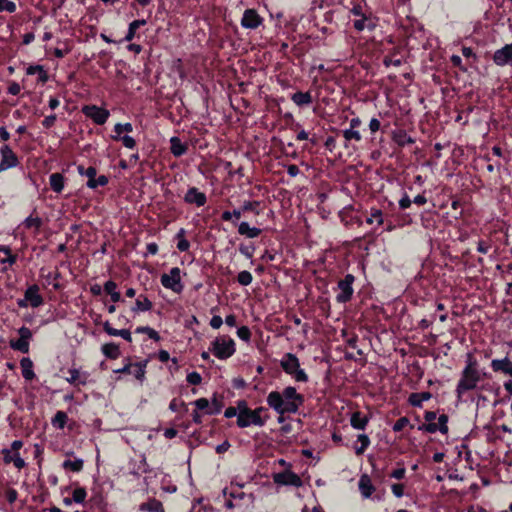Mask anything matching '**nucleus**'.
<instances>
[{
	"label": "nucleus",
	"mask_w": 512,
	"mask_h": 512,
	"mask_svg": "<svg viewBox=\"0 0 512 512\" xmlns=\"http://www.w3.org/2000/svg\"><path fill=\"white\" fill-rule=\"evenodd\" d=\"M180 273L181 271L178 267L172 268L168 274L161 276L162 285L176 293H180L183 289Z\"/></svg>",
	"instance_id": "423d86ee"
},
{
	"label": "nucleus",
	"mask_w": 512,
	"mask_h": 512,
	"mask_svg": "<svg viewBox=\"0 0 512 512\" xmlns=\"http://www.w3.org/2000/svg\"><path fill=\"white\" fill-rule=\"evenodd\" d=\"M10 346L14 350L20 351L22 353H28L29 351V342L19 338L17 340H11Z\"/></svg>",
	"instance_id": "c756f323"
},
{
	"label": "nucleus",
	"mask_w": 512,
	"mask_h": 512,
	"mask_svg": "<svg viewBox=\"0 0 512 512\" xmlns=\"http://www.w3.org/2000/svg\"><path fill=\"white\" fill-rule=\"evenodd\" d=\"M133 130V127L130 123H126V124H116L115 125V128H114V131L116 133V135L114 136V139L118 140L120 139V136L123 132H132Z\"/></svg>",
	"instance_id": "473e14b6"
},
{
	"label": "nucleus",
	"mask_w": 512,
	"mask_h": 512,
	"mask_svg": "<svg viewBox=\"0 0 512 512\" xmlns=\"http://www.w3.org/2000/svg\"><path fill=\"white\" fill-rule=\"evenodd\" d=\"M24 301H28L32 307H38L43 303V298L39 294L37 285H32L26 290Z\"/></svg>",
	"instance_id": "ddd939ff"
},
{
	"label": "nucleus",
	"mask_w": 512,
	"mask_h": 512,
	"mask_svg": "<svg viewBox=\"0 0 512 512\" xmlns=\"http://www.w3.org/2000/svg\"><path fill=\"white\" fill-rule=\"evenodd\" d=\"M408 423L409 420L405 417H402L396 421V423L393 426V429L394 431H401Z\"/></svg>",
	"instance_id": "603ef678"
},
{
	"label": "nucleus",
	"mask_w": 512,
	"mask_h": 512,
	"mask_svg": "<svg viewBox=\"0 0 512 512\" xmlns=\"http://www.w3.org/2000/svg\"><path fill=\"white\" fill-rule=\"evenodd\" d=\"M184 233H185L184 229H181L177 234V238L179 239L177 248L180 251H186V250H188V248L190 246L189 242L183 238Z\"/></svg>",
	"instance_id": "58836bf2"
},
{
	"label": "nucleus",
	"mask_w": 512,
	"mask_h": 512,
	"mask_svg": "<svg viewBox=\"0 0 512 512\" xmlns=\"http://www.w3.org/2000/svg\"><path fill=\"white\" fill-rule=\"evenodd\" d=\"M258 206V202H245L243 207H242V210L243 211H255V209L257 208Z\"/></svg>",
	"instance_id": "69168bd1"
},
{
	"label": "nucleus",
	"mask_w": 512,
	"mask_h": 512,
	"mask_svg": "<svg viewBox=\"0 0 512 512\" xmlns=\"http://www.w3.org/2000/svg\"><path fill=\"white\" fill-rule=\"evenodd\" d=\"M119 140H121L123 142L124 146L127 148L132 149L135 147V144H136L135 140L130 136L126 135V136L120 137Z\"/></svg>",
	"instance_id": "864d4df0"
},
{
	"label": "nucleus",
	"mask_w": 512,
	"mask_h": 512,
	"mask_svg": "<svg viewBox=\"0 0 512 512\" xmlns=\"http://www.w3.org/2000/svg\"><path fill=\"white\" fill-rule=\"evenodd\" d=\"M404 475H405V469L399 468L392 472L391 477H393L395 479H402L404 477Z\"/></svg>",
	"instance_id": "338daca9"
},
{
	"label": "nucleus",
	"mask_w": 512,
	"mask_h": 512,
	"mask_svg": "<svg viewBox=\"0 0 512 512\" xmlns=\"http://www.w3.org/2000/svg\"><path fill=\"white\" fill-rule=\"evenodd\" d=\"M420 429H424L429 433H435L439 430V426L435 422H430L428 424H424L422 427H420Z\"/></svg>",
	"instance_id": "5fc2aeb1"
},
{
	"label": "nucleus",
	"mask_w": 512,
	"mask_h": 512,
	"mask_svg": "<svg viewBox=\"0 0 512 512\" xmlns=\"http://www.w3.org/2000/svg\"><path fill=\"white\" fill-rule=\"evenodd\" d=\"M354 281V277L350 274L346 275L343 280H341L338 284L340 289V293L337 295V301L341 303H345L350 300L353 294L352 283Z\"/></svg>",
	"instance_id": "6e6552de"
},
{
	"label": "nucleus",
	"mask_w": 512,
	"mask_h": 512,
	"mask_svg": "<svg viewBox=\"0 0 512 512\" xmlns=\"http://www.w3.org/2000/svg\"><path fill=\"white\" fill-rule=\"evenodd\" d=\"M281 367L286 373L292 375L298 382H306L308 380L304 370L300 369L298 358L292 353L284 355L281 360Z\"/></svg>",
	"instance_id": "f03ea898"
},
{
	"label": "nucleus",
	"mask_w": 512,
	"mask_h": 512,
	"mask_svg": "<svg viewBox=\"0 0 512 512\" xmlns=\"http://www.w3.org/2000/svg\"><path fill=\"white\" fill-rule=\"evenodd\" d=\"M447 422L448 417L445 414H442L439 416L438 422L436 423L439 426V431L443 434H446L448 432Z\"/></svg>",
	"instance_id": "a18cd8bd"
},
{
	"label": "nucleus",
	"mask_w": 512,
	"mask_h": 512,
	"mask_svg": "<svg viewBox=\"0 0 512 512\" xmlns=\"http://www.w3.org/2000/svg\"><path fill=\"white\" fill-rule=\"evenodd\" d=\"M116 288H117V284L113 281H107L104 285V290L107 294L115 292Z\"/></svg>",
	"instance_id": "6e6d98bb"
},
{
	"label": "nucleus",
	"mask_w": 512,
	"mask_h": 512,
	"mask_svg": "<svg viewBox=\"0 0 512 512\" xmlns=\"http://www.w3.org/2000/svg\"><path fill=\"white\" fill-rule=\"evenodd\" d=\"M491 367L494 371H501L507 375L512 376V362L508 358L494 359L491 362Z\"/></svg>",
	"instance_id": "2eb2a0df"
},
{
	"label": "nucleus",
	"mask_w": 512,
	"mask_h": 512,
	"mask_svg": "<svg viewBox=\"0 0 512 512\" xmlns=\"http://www.w3.org/2000/svg\"><path fill=\"white\" fill-rule=\"evenodd\" d=\"M18 333H19V338L29 342V340L31 339L32 337V332L30 331L29 328L27 327H21L19 330H18Z\"/></svg>",
	"instance_id": "8fccbe9b"
},
{
	"label": "nucleus",
	"mask_w": 512,
	"mask_h": 512,
	"mask_svg": "<svg viewBox=\"0 0 512 512\" xmlns=\"http://www.w3.org/2000/svg\"><path fill=\"white\" fill-rule=\"evenodd\" d=\"M358 440L361 442V446L357 447L355 449V452H356L357 455H361V454L364 453V451L366 450V448L370 444V440H369L368 436L365 435V434H360L358 436Z\"/></svg>",
	"instance_id": "c9c22d12"
},
{
	"label": "nucleus",
	"mask_w": 512,
	"mask_h": 512,
	"mask_svg": "<svg viewBox=\"0 0 512 512\" xmlns=\"http://www.w3.org/2000/svg\"><path fill=\"white\" fill-rule=\"evenodd\" d=\"M55 121H56V116L50 115V116L45 117L42 124L45 128H50L51 126L54 125Z\"/></svg>",
	"instance_id": "052dcab7"
},
{
	"label": "nucleus",
	"mask_w": 512,
	"mask_h": 512,
	"mask_svg": "<svg viewBox=\"0 0 512 512\" xmlns=\"http://www.w3.org/2000/svg\"><path fill=\"white\" fill-rule=\"evenodd\" d=\"M195 405L198 409L203 410L209 407V402L205 398H200L195 401Z\"/></svg>",
	"instance_id": "e2e57ef3"
},
{
	"label": "nucleus",
	"mask_w": 512,
	"mask_h": 512,
	"mask_svg": "<svg viewBox=\"0 0 512 512\" xmlns=\"http://www.w3.org/2000/svg\"><path fill=\"white\" fill-rule=\"evenodd\" d=\"M343 137L345 138L346 141H360L362 139L360 132L356 129L351 128L343 131Z\"/></svg>",
	"instance_id": "f704fd0d"
},
{
	"label": "nucleus",
	"mask_w": 512,
	"mask_h": 512,
	"mask_svg": "<svg viewBox=\"0 0 512 512\" xmlns=\"http://www.w3.org/2000/svg\"><path fill=\"white\" fill-rule=\"evenodd\" d=\"M109 335H111V336H121L122 338H124L125 340H127L129 342H131V340H132L131 333L127 329H122V330L114 329L113 331H109Z\"/></svg>",
	"instance_id": "79ce46f5"
},
{
	"label": "nucleus",
	"mask_w": 512,
	"mask_h": 512,
	"mask_svg": "<svg viewBox=\"0 0 512 512\" xmlns=\"http://www.w3.org/2000/svg\"><path fill=\"white\" fill-rule=\"evenodd\" d=\"M146 21L145 20H135L133 21L130 25H129V31H128V34L126 36V40L127 41H130L132 40V38L134 37V34H135V31H137V29L142 26V25H145Z\"/></svg>",
	"instance_id": "72a5a7b5"
},
{
	"label": "nucleus",
	"mask_w": 512,
	"mask_h": 512,
	"mask_svg": "<svg viewBox=\"0 0 512 512\" xmlns=\"http://www.w3.org/2000/svg\"><path fill=\"white\" fill-rule=\"evenodd\" d=\"M50 186L51 188L60 193L64 187V178L60 173H53L50 175Z\"/></svg>",
	"instance_id": "5701e85b"
},
{
	"label": "nucleus",
	"mask_w": 512,
	"mask_h": 512,
	"mask_svg": "<svg viewBox=\"0 0 512 512\" xmlns=\"http://www.w3.org/2000/svg\"><path fill=\"white\" fill-rule=\"evenodd\" d=\"M22 368L23 377L26 380H32L35 377V374L32 370L33 363L29 358H23L20 362Z\"/></svg>",
	"instance_id": "aec40b11"
},
{
	"label": "nucleus",
	"mask_w": 512,
	"mask_h": 512,
	"mask_svg": "<svg viewBox=\"0 0 512 512\" xmlns=\"http://www.w3.org/2000/svg\"><path fill=\"white\" fill-rule=\"evenodd\" d=\"M431 394L429 392L412 393L409 396V402L413 406H420L423 401L429 400Z\"/></svg>",
	"instance_id": "bb28decb"
},
{
	"label": "nucleus",
	"mask_w": 512,
	"mask_h": 512,
	"mask_svg": "<svg viewBox=\"0 0 512 512\" xmlns=\"http://www.w3.org/2000/svg\"><path fill=\"white\" fill-rule=\"evenodd\" d=\"M392 492L396 497H401L404 492V487L402 484H393L392 485Z\"/></svg>",
	"instance_id": "13d9d810"
},
{
	"label": "nucleus",
	"mask_w": 512,
	"mask_h": 512,
	"mask_svg": "<svg viewBox=\"0 0 512 512\" xmlns=\"http://www.w3.org/2000/svg\"><path fill=\"white\" fill-rule=\"evenodd\" d=\"M67 414L63 411H58L53 420H52V424L55 426V427H58L60 429L64 428L66 422H67Z\"/></svg>",
	"instance_id": "7c9ffc66"
},
{
	"label": "nucleus",
	"mask_w": 512,
	"mask_h": 512,
	"mask_svg": "<svg viewBox=\"0 0 512 512\" xmlns=\"http://www.w3.org/2000/svg\"><path fill=\"white\" fill-rule=\"evenodd\" d=\"M201 375L197 372H192L190 374L187 375V381L190 383V384H193V385H198L201 383Z\"/></svg>",
	"instance_id": "09e8293b"
},
{
	"label": "nucleus",
	"mask_w": 512,
	"mask_h": 512,
	"mask_svg": "<svg viewBox=\"0 0 512 512\" xmlns=\"http://www.w3.org/2000/svg\"><path fill=\"white\" fill-rule=\"evenodd\" d=\"M16 10V5L14 2H11L9 0H0V12L1 11H7V12H14Z\"/></svg>",
	"instance_id": "37998d69"
},
{
	"label": "nucleus",
	"mask_w": 512,
	"mask_h": 512,
	"mask_svg": "<svg viewBox=\"0 0 512 512\" xmlns=\"http://www.w3.org/2000/svg\"><path fill=\"white\" fill-rule=\"evenodd\" d=\"M136 333H145L149 336V338H151L155 341L160 340V336H159L158 332L150 327H138L136 329Z\"/></svg>",
	"instance_id": "4c0bfd02"
},
{
	"label": "nucleus",
	"mask_w": 512,
	"mask_h": 512,
	"mask_svg": "<svg viewBox=\"0 0 512 512\" xmlns=\"http://www.w3.org/2000/svg\"><path fill=\"white\" fill-rule=\"evenodd\" d=\"M237 280H238L239 284H241L243 286H248L251 284L253 277L249 271H241L238 274Z\"/></svg>",
	"instance_id": "e433bc0d"
},
{
	"label": "nucleus",
	"mask_w": 512,
	"mask_h": 512,
	"mask_svg": "<svg viewBox=\"0 0 512 512\" xmlns=\"http://www.w3.org/2000/svg\"><path fill=\"white\" fill-rule=\"evenodd\" d=\"M238 232L239 234L245 235L248 238H255L260 235L261 230L256 227H250L247 222H242L238 227Z\"/></svg>",
	"instance_id": "a211bd4d"
},
{
	"label": "nucleus",
	"mask_w": 512,
	"mask_h": 512,
	"mask_svg": "<svg viewBox=\"0 0 512 512\" xmlns=\"http://www.w3.org/2000/svg\"><path fill=\"white\" fill-rule=\"evenodd\" d=\"M480 381V373L477 369L476 361L471 357L468 359V364L462 372L461 379L457 385V393L460 396L466 391L473 390L477 387Z\"/></svg>",
	"instance_id": "f257e3e1"
},
{
	"label": "nucleus",
	"mask_w": 512,
	"mask_h": 512,
	"mask_svg": "<svg viewBox=\"0 0 512 512\" xmlns=\"http://www.w3.org/2000/svg\"><path fill=\"white\" fill-rule=\"evenodd\" d=\"M379 128H380L379 120L376 118L371 119L370 123H369V129L371 130V132L375 133L379 130Z\"/></svg>",
	"instance_id": "0e129e2a"
},
{
	"label": "nucleus",
	"mask_w": 512,
	"mask_h": 512,
	"mask_svg": "<svg viewBox=\"0 0 512 512\" xmlns=\"http://www.w3.org/2000/svg\"><path fill=\"white\" fill-rule=\"evenodd\" d=\"M267 403L271 408H273L281 415L285 413H295L297 411L296 404L285 401L281 393L277 391L269 393L267 397Z\"/></svg>",
	"instance_id": "20e7f679"
},
{
	"label": "nucleus",
	"mask_w": 512,
	"mask_h": 512,
	"mask_svg": "<svg viewBox=\"0 0 512 512\" xmlns=\"http://www.w3.org/2000/svg\"><path fill=\"white\" fill-rule=\"evenodd\" d=\"M27 74L28 75L38 74V79L42 83H45L48 79L47 73L44 71L43 67L40 65L29 66L27 68Z\"/></svg>",
	"instance_id": "c85d7f7f"
},
{
	"label": "nucleus",
	"mask_w": 512,
	"mask_h": 512,
	"mask_svg": "<svg viewBox=\"0 0 512 512\" xmlns=\"http://www.w3.org/2000/svg\"><path fill=\"white\" fill-rule=\"evenodd\" d=\"M131 373L138 379L143 380L145 375V365L138 363L133 366V371Z\"/></svg>",
	"instance_id": "a19ab883"
},
{
	"label": "nucleus",
	"mask_w": 512,
	"mask_h": 512,
	"mask_svg": "<svg viewBox=\"0 0 512 512\" xmlns=\"http://www.w3.org/2000/svg\"><path fill=\"white\" fill-rule=\"evenodd\" d=\"M351 425L356 429H364L368 423V418L360 412H354L351 416Z\"/></svg>",
	"instance_id": "393cba45"
},
{
	"label": "nucleus",
	"mask_w": 512,
	"mask_h": 512,
	"mask_svg": "<svg viewBox=\"0 0 512 512\" xmlns=\"http://www.w3.org/2000/svg\"><path fill=\"white\" fill-rule=\"evenodd\" d=\"M281 395L283 396L285 401L292 402V403L296 404L297 409L303 403V400H304L303 396L298 394L294 387L285 388Z\"/></svg>",
	"instance_id": "dca6fc26"
},
{
	"label": "nucleus",
	"mask_w": 512,
	"mask_h": 512,
	"mask_svg": "<svg viewBox=\"0 0 512 512\" xmlns=\"http://www.w3.org/2000/svg\"><path fill=\"white\" fill-rule=\"evenodd\" d=\"M63 468L69 469L74 472H79L83 468V460L77 459L75 461L66 460L63 463Z\"/></svg>",
	"instance_id": "2f4dec72"
},
{
	"label": "nucleus",
	"mask_w": 512,
	"mask_h": 512,
	"mask_svg": "<svg viewBox=\"0 0 512 512\" xmlns=\"http://www.w3.org/2000/svg\"><path fill=\"white\" fill-rule=\"evenodd\" d=\"M85 498H86V491L84 488H76L73 491V501H75L77 503H81L85 500Z\"/></svg>",
	"instance_id": "c03bdc74"
},
{
	"label": "nucleus",
	"mask_w": 512,
	"mask_h": 512,
	"mask_svg": "<svg viewBox=\"0 0 512 512\" xmlns=\"http://www.w3.org/2000/svg\"><path fill=\"white\" fill-rule=\"evenodd\" d=\"M69 376L66 378V380L71 384H85L87 380V375L84 373H81L77 369H70L68 371Z\"/></svg>",
	"instance_id": "6ab92c4d"
},
{
	"label": "nucleus",
	"mask_w": 512,
	"mask_h": 512,
	"mask_svg": "<svg viewBox=\"0 0 512 512\" xmlns=\"http://www.w3.org/2000/svg\"><path fill=\"white\" fill-rule=\"evenodd\" d=\"M83 113L93 119V121L99 125H102L106 122L109 117V111L103 108H99L97 106H85L83 108Z\"/></svg>",
	"instance_id": "1a4fd4ad"
},
{
	"label": "nucleus",
	"mask_w": 512,
	"mask_h": 512,
	"mask_svg": "<svg viewBox=\"0 0 512 512\" xmlns=\"http://www.w3.org/2000/svg\"><path fill=\"white\" fill-rule=\"evenodd\" d=\"M399 205L402 209H406L408 207H410L411 205V200L408 196H405L403 197L400 201H399Z\"/></svg>",
	"instance_id": "774afa93"
},
{
	"label": "nucleus",
	"mask_w": 512,
	"mask_h": 512,
	"mask_svg": "<svg viewBox=\"0 0 512 512\" xmlns=\"http://www.w3.org/2000/svg\"><path fill=\"white\" fill-rule=\"evenodd\" d=\"M1 155L0 171L17 165V157L9 146L5 145L1 148Z\"/></svg>",
	"instance_id": "f8f14e48"
},
{
	"label": "nucleus",
	"mask_w": 512,
	"mask_h": 512,
	"mask_svg": "<svg viewBox=\"0 0 512 512\" xmlns=\"http://www.w3.org/2000/svg\"><path fill=\"white\" fill-rule=\"evenodd\" d=\"M359 489L361 494L368 498L374 492L375 488L372 485L371 479L368 475L364 474L360 477L359 480Z\"/></svg>",
	"instance_id": "f3484780"
},
{
	"label": "nucleus",
	"mask_w": 512,
	"mask_h": 512,
	"mask_svg": "<svg viewBox=\"0 0 512 512\" xmlns=\"http://www.w3.org/2000/svg\"><path fill=\"white\" fill-rule=\"evenodd\" d=\"M222 324H223V320L220 316H213L210 321V325L214 329L220 328Z\"/></svg>",
	"instance_id": "4d7b16f0"
},
{
	"label": "nucleus",
	"mask_w": 512,
	"mask_h": 512,
	"mask_svg": "<svg viewBox=\"0 0 512 512\" xmlns=\"http://www.w3.org/2000/svg\"><path fill=\"white\" fill-rule=\"evenodd\" d=\"M85 175L88 177L87 185L89 188H96L95 176L96 169L93 167H88L85 171Z\"/></svg>",
	"instance_id": "ea45409f"
},
{
	"label": "nucleus",
	"mask_w": 512,
	"mask_h": 512,
	"mask_svg": "<svg viewBox=\"0 0 512 512\" xmlns=\"http://www.w3.org/2000/svg\"><path fill=\"white\" fill-rule=\"evenodd\" d=\"M292 100L298 106L309 105L312 102V96L309 92H296L292 95Z\"/></svg>",
	"instance_id": "412c9836"
},
{
	"label": "nucleus",
	"mask_w": 512,
	"mask_h": 512,
	"mask_svg": "<svg viewBox=\"0 0 512 512\" xmlns=\"http://www.w3.org/2000/svg\"><path fill=\"white\" fill-rule=\"evenodd\" d=\"M237 334L242 340L245 341L249 340L251 336L250 330L246 326L240 327L237 331Z\"/></svg>",
	"instance_id": "3c124183"
},
{
	"label": "nucleus",
	"mask_w": 512,
	"mask_h": 512,
	"mask_svg": "<svg viewBox=\"0 0 512 512\" xmlns=\"http://www.w3.org/2000/svg\"><path fill=\"white\" fill-rule=\"evenodd\" d=\"M140 510L148 512H164L162 503L156 499H151L148 502L141 504Z\"/></svg>",
	"instance_id": "4be33fe9"
},
{
	"label": "nucleus",
	"mask_w": 512,
	"mask_h": 512,
	"mask_svg": "<svg viewBox=\"0 0 512 512\" xmlns=\"http://www.w3.org/2000/svg\"><path fill=\"white\" fill-rule=\"evenodd\" d=\"M262 23V18L259 16L256 10L247 9L245 10L241 24L243 27L248 29H256Z\"/></svg>",
	"instance_id": "9b49d317"
},
{
	"label": "nucleus",
	"mask_w": 512,
	"mask_h": 512,
	"mask_svg": "<svg viewBox=\"0 0 512 512\" xmlns=\"http://www.w3.org/2000/svg\"><path fill=\"white\" fill-rule=\"evenodd\" d=\"M8 461H13L14 465L18 468V469H21L24 467L25 465V462L24 460L17 454L15 455L13 458H10Z\"/></svg>",
	"instance_id": "bf43d9fd"
},
{
	"label": "nucleus",
	"mask_w": 512,
	"mask_h": 512,
	"mask_svg": "<svg viewBox=\"0 0 512 512\" xmlns=\"http://www.w3.org/2000/svg\"><path fill=\"white\" fill-rule=\"evenodd\" d=\"M273 481L279 485L300 487L302 485L301 478L292 471H284L273 475Z\"/></svg>",
	"instance_id": "0eeeda50"
},
{
	"label": "nucleus",
	"mask_w": 512,
	"mask_h": 512,
	"mask_svg": "<svg viewBox=\"0 0 512 512\" xmlns=\"http://www.w3.org/2000/svg\"><path fill=\"white\" fill-rule=\"evenodd\" d=\"M234 341L227 337H218L212 343V352L220 359H226L234 353Z\"/></svg>",
	"instance_id": "39448f33"
},
{
	"label": "nucleus",
	"mask_w": 512,
	"mask_h": 512,
	"mask_svg": "<svg viewBox=\"0 0 512 512\" xmlns=\"http://www.w3.org/2000/svg\"><path fill=\"white\" fill-rule=\"evenodd\" d=\"M185 201L197 206H203L206 203V196L204 193L199 192L196 188H190L185 197Z\"/></svg>",
	"instance_id": "4468645a"
},
{
	"label": "nucleus",
	"mask_w": 512,
	"mask_h": 512,
	"mask_svg": "<svg viewBox=\"0 0 512 512\" xmlns=\"http://www.w3.org/2000/svg\"><path fill=\"white\" fill-rule=\"evenodd\" d=\"M264 408L260 407L255 410L249 408H243L238 414L237 424L240 427H248L251 424L256 426H263L265 421L261 417V412Z\"/></svg>",
	"instance_id": "7ed1b4c3"
},
{
	"label": "nucleus",
	"mask_w": 512,
	"mask_h": 512,
	"mask_svg": "<svg viewBox=\"0 0 512 512\" xmlns=\"http://www.w3.org/2000/svg\"><path fill=\"white\" fill-rule=\"evenodd\" d=\"M384 64L388 67L390 65H393L395 67H398L402 64V59L399 58V57H394V56H386L383 60Z\"/></svg>",
	"instance_id": "de8ad7c7"
},
{
	"label": "nucleus",
	"mask_w": 512,
	"mask_h": 512,
	"mask_svg": "<svg viewBox=\"0 0 512 512\" xmlns=\"http://www.w3.org/2000/svg\"><path fill=\"white\" fill-rule=\"evenodd\" d=\"M102 352L110 359H116L120 355L119 347L114 343H107L103 345Z\"/></svg>",
	"instance_id": "a878e982"
},
{
	"label": "nucleus",
	"mask_w": 512,
	"mask_h": 512,
	"mask_svg": "<svg viewBox=\"0 0 512 512\" xmlns=\"http://www.w3.org/2000/svg\"><path fill=\"white\" fill-rule=\"evenodd\" d=\"M20 85L16 82H13L8 87V92L12 95H18L20 93Z\"/></svg>",
	"instance_id": "680f3d73"
},
{
	"label": "nucleus",
	"mask_w": 512,
	"mask_h": 512,
	"mask_svg": "<svg viewBox=\"0 0 512 512\" xmlns=\"http://www.w3.org/2000/svg\"><path fill=\"white\" fill-rule=\"evenodd\" d=\"M152 308V302L145 296L140 295L135 303L133 311H149Z\"/></svg>",
	"instance_id": "cd10ccee"
},
{
	"label": "nucleus",
	"mask_w": 512,
	"mask_h": 512,
	"mask_svg": "<svg viewBox=\"0 0 512 512\" xmlns=\"http://www.w3.org/2000/svg\"><path fill=\"white\" fill-rule=\"evenodd\" d=\"M25 224L28 228H35L36 230H38L42 224L41 222V219L38 218V217H28L26 220H25Z\"/></svg>",
	"instance_id": "49530a36"
},
{
	"label": "nucleus",
	"mask_w": 512,
	"mask_h": 512,
	"mask_svg": "<svg viewBox=\"0 0 512 512\" xmlns=\"http://www.w3.org/2000/svg\"><path fill=\"white\" fill-rule=\"evenodd\" d=\"M493 61L498 66L512 65V43L496 50Z\"/></svg>",
	"instance_id": "9d476101"
},
{
	"label": "nucleus",
	"mask_w": 512,
	"mask_h": 512,
	"mask_svg": "<svg viewBox=\"0 0 512 512\" xmlns=\"http://www.w3.org/2000/svg\"><path fill=\"white\" fill-rule=\"evenodd\" d=\"M170 142H171V152L174 156L179 157L186 152L187 147L184 144H182V142L180 141L179 138L172 137Z\"/></svg>",
	"instance_id": "b1692460"
}]
</instances>
